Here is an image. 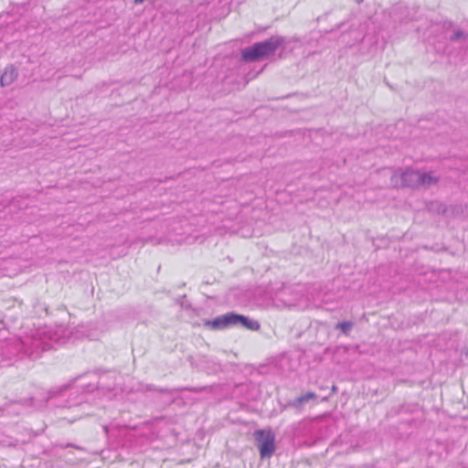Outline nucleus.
Masks as SVG:
<instances>
[{"mask_svg": "<svg viewBox=\"0 0 468 468\" xmlns=\"http://www.w3.org/2000/svg\"><path fill=\"white\" fill-rule=\"evenodd\" d=\"M204 325L211 330H223L227 328L225 315L218 316L214 320H206Z\"/></svg>", "mask_w": 468, "mask_h": 468, "instance_id": "39448f33", "label": "nucleus"}, {"mask_svg": "<svg viewBox=\"0 0 468 468\" xmlns=\"http://www.w3.org/2000/svg\"><path fill=\"white\" fill-rule=\"evenodd\" d=\"M465 37H466L465 34L462 30H458V31L454 32V34L451 37V39L455 41V40H458L461 38H465Z\"/></svg>", "mask_w": 468, "mask_h": 468, "instance_id": "9d476101", "label": "nucleus"}, {"mask_svg": "<svg viewBox=\"0 0 468 468\" xmlns=\"http://www.w3.org/2000/svg\"><path fill=\"white\" fill-rule=\"evenodd\" d=\"M261 459L270 458L275 452V436L270 430H258L254 432Z\"/></svg>", "mask_w": 468, "mask_h": 468, "instance_id": "f03ea898", "label": "nucleus"}, {"mask_svg": "<svg viewBox=\"0 0 468 468\" xmlns=\"http://www.w3.org/2000/svg\"><path fill=\"white\" fill-rule=\"evenodd\" d=\"M363 0H356L357 3H361Z\"/></svg>", "mask_w": 468, "mask_h": 468, "instance_id": "9b49d317", "label": "nucleus"}, {"mask_svg": "<svg viewBox=\"0 0 468 468\" xmlns=\"http://www.w3.org/2000/svg\"><path fill=\"white\" fill-rule=\"evenodd\" d=\"M224 315L227 327L239 324L240 314L235 313H228Z\"/></svg>", "mask_w": 468, "mask_h": 468, "instance_id": "0eeeda50", "label": "nucleus"}, {"mask_svg": "<svg viewBox=\"0 0 468 468\" xmlns=\"http://www.w3.org/2000/svg\"><path fill=\"white\" fill-rule=\"evenodd\" d=\"M336 327L341 329L344 334L347 335L348 332L350 331V329L352 328V323L351 322H342V323H339Z\"/></svg>", "mask_w": 468, "mask_h": 468, "instance_id": "1a4fd4ad", "label": "nucleus"}, {"mask_svg": "<svg viewBox=\"0 0 468 468\" xmlns=\"http://www.w3.org/2000/svg\"><path fill=\"white\" fill-rule=\"evenodd\" d=\"M405 180H417L423 186H431L438 182V178L434 177L431 174H420L418 172H410L404 174Z\"/></svg>", "mask_w": 468, "mask_h": 468, "instance_id": "7ed1b4c3", "label": "nucleus"}, {"mask_svg": "<svg viewBox=\"0 0 468 468\" xmlns=\"http://www.w3.org/2000/svg\"><path fill=\"white\" fill-rule=\"evenodd\" d=\"M284 38L272 36L241 50V58L246 62L260 61L272 55L282 44Z\"/></svg>", "mask_w": 468, "mask_h": 468, "instance_id": "f257e3e1", "label": "nucleus"}, {"mask_svg": "<svg viewBox=\"0 0 468 468\" xmlns=\"http://www.w3.org/2000/svg\"><path fill=\"white\" fill-rule=\"evenodd\" d=\"M239 324L250 331H259L261 324L256 320H251L249 317L240 314Z\"/></svg>", "mask_w": 468, "mask_h": 468, "instance_id": "423d86ee", "label": "nucleus"}, {"mask_svg": "<svg viewBox=\"0 0 468 468\" xmlns=\"http://www.w3.org/2000/svg\"><path fill=\"white\" fill-rule=\"evenodd\" d=\"M16 69L13 66L7 67L0 78V84L2 87L9 86L16 80Z\"/></svg>", "mask_w": 468, "mask_h": 468, "instance_id": "20e7f679", "label": "nucleus"}, {"mask_svg": "<svg viewBox=\"0 0 468 468\" xmlns=\"http://www.w3.org/2000/svg\"><path fill=\"white\" fill-rule=\"evenodd\" d=\"M316 398V394L314 393V392H308L299 398H297L294 401L295 404L297 405H302L305 402H307L308 400L310 399H314Z\"/></svg>", "mask_w": 468, "mask_h": 468, "instance_id": "6e6552de", "label": "nucleus"}]
</instances>
